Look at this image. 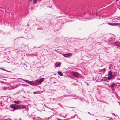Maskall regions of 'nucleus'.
<instances>
[{
	"instance_id": "obj_20",
	"label": "nucleus",
	"mask_w": 120,
	"mask_h": 120,
	"mask_svg": "<svg viewBox=\"0 0 120 120\" xmlns=\"http://www.w3.org/2000/svg\"><path fill=\"white\" fill-rule=\"evenodd\" d=\"M57 120H62L61 119H59L58 118H57Z\"/></svg>"
},
{
	"instance_id": "obj_2",
	"label": "nucleus",
	"mask_w": 120,
	"mask_h": 120,
	"mask_svg": "<svg viewBox=\"0 0 120 120\" xmlns=\"http://www.w3.org/2000/svg\"><path fill=\"white\" fill-rule=\"evenodd\" d=\"M17 109L20 110H26V107L25 105H17Z\"/></svg>"
},
{
	"instance_id": "obj_8",
	"label": "nucleus",
	"mask_w": 120,
	"mask_h": 120,
	"mask_svg": "<svg viewBox=\"0 0 120 120\" xmlns=\"http://www.w3.org/2000/svg\"><path fill=\"white\" fill-rule=\"evenodd\" d=\"M21 79L22 80L26 82L27 83H28L30 84V83H31V82H32V81H29L28 80L24 79L22 78H21V79Z\"/></svg>"
},
{
	"instance_id": "obj_24",
	"label": "nucleus",
	"mask_w": 120,
	"mask_h": 120,
	"mask_svg": "<svg viewBox=\"0 0 120 120\" xmlns=\"http://www.w3.org/2000/svg\"><path fill=\"white\" fill-rule=\"evenodd\" d=\"M31 1V0H30V2Z\"/></svg>"
},
{
	"instance_id": "obj_25",
	"label": "nucleus",
	"mask_w": 120,
	"mask_h": 120,
	"mask_svg": "<svg viewBox=\"0 0 120 120\" xmlns=\"http://www.w3.org/2000/svg\"><path fill=\"white\" fill-rule=\"evenodd\" d=\"M113 115L114 116H116L115 115L114 113Z\"/></svg>"
},
{
	"instance_id": "obj_13",
	"label": "nucleus",
	"mask_w": 120,
	"mask_h": 120,
	"mask_svg": "<svg viewBox=\"0 0 120 120\" xmlns=\"http://www.w3.org/2000/svg\"><path fill=\"white\" fill-rule=\"evenodd\" d=\"M58 74L61 76H62L63 75V73L60 72H58Z\"/></svg>"
},
{
	"instance_id": "obj_22",
	"label": "nucleus",
	"mask_w": 120,
	"mask_h": 120,
	"mask_svg": "<svg viewBox=\"0 0 120 120\" xmlns=\"http://www.w3.org/2000/svg\"><path fill=\"white\" fill-rule=\"evenodd\" d=\"M109 69H110L111 68L110 67V66H109Z\"/></svg>"
},
{
	"instance_id": "obj_9",
	"label": "nucleus",
	"mask_w": 120,
	"mask_h": 120,
	"mask_svg": "<svg viewBox=\"0 0 120 120\" xmlns=\"http://www.w3.org/2000/svg\"><path fill=\"white\" fill-rule=\"evenodd\" d=\"M115 83H113L110 86H108V87L109 88H110L111 89H112V88L115 86Z\"/></svg>"
},
{
	"instance_id": "obj_4",
	"label": "nucleus",
	"mask_w": 120,
	"mask_h": 120,
	"mask_svg": "<svg viewBox=\"0 0 120 120\" xmlns=\"http://www.w3.org/2000/svg\"><path fill=\"white\" fill-rule=\"evenodd\" d=\"M63 56L64 57H69L71 56L72 55V54L71 53H68V54H63Z\"/></svg>"
},
{
	"instance_id": "obj_18",
	"label": "nucleus",
	"mask_w": 120,
	"mask_h": 120,
	"mask_svg": "<svg viewBox=\"0 0 120 120\" xmlns=\"http://www.w3.org/2000/svg\"><path fill=\"white\" fill-rule=\"evenodd\" d=\"M3 70H4V71H7V72H9V71H8V70H5V69H3Z\"/></svg>"
},
{
	"instance_id": "obj_19",
	"label": "nucleus",
	"mask_w": 120,
	"mask_h": 120,
	"mask_svg": "<svg viewBox=\"0 0 120 120\" xmlns=\"http://www.w3.org/2000/svg\"><path fill=\"white\" fill-rule=\"evenodd\" d=\"M102 71V69H99V71L100 72H101Z\"/></svg>"
},
{
	"instance_id": "obj_21",
	"label": "nucleus",
	"mask_w": 120,
	"mask_h": 120,
	"mask_svg": "<svg viewBox=\"0 0 120 120\" xmlns=\"http://www.w3.org/2000/svg\"><path fill=\"white\" fill-rule=\"evenodd\" d=\"M36 93V92H33L34 94H35Z\"/></svg>"
},
{
	"instance_id": "obj_3",
	"label": "nucleus",
	"mask_w": 120,
	"mask_h": 120,
	"mask_svg": "<svg viewBox=\"0 0 120 120\" xmlns=\"http://www.w3.org/2000/svg\"><path fill=\"white\" fill-rule=\"evenodd\" d=\"M17 105L12 104L10 105V107L12 109H11V110L13 111L17 109Z\"/></svg>"
},
{
	"instance_id": "obj_1",
	"label": "nucleus",
	"mask_w": 120,
	"mask_h": 120,
	"mask_svg": "<svg viewBox=\"0 0 120 120\" xmlns=\"http://www.w3.org/2000/svg\"><path fill=\"white\" fill-rule=\"evenodd\" d=\"M114 77V75L112 74L111 71H109L108 72V77L107 79L109 80H110L111 79H112Z\"/></svg>"
},
{
	"instance_id": "obj_7",
	"label": "nucleus",
	"mask_w": 120,
	"mask_h": 120,
	"mask_svg": "<svg viewBox=\"0 0 120 120\" xmlns=\"http://www.w3.org/2000/svg\"><path fill=\"white\" fill-rule=\"evenodd\" d=\"M36 82L35 83H33L32 82H31V83H30V85H37L39 84V83H38V82H37V81H36Z\"/></svg>"
},
{
	"instance_id": "obj_17",
	"label": "nucleus",
	"mask_w": 120,
	"mask_h": 120,
	"mask_svg": "<svg viewBox=\"0 0 120 120\" xmlns=\"http://www.w3.org/2000/svg\"><path fill=\"white\" fill-rule=\"evenodd\" d=\"M102 70V71H103V72H105V68H104Z\"/></svg>"
},
{
	"instance_id": "obj_27",
	"label": "nucleus",
	"mask_w": 120,
	"mask_h": 120,
	"mask_svg": "<svg viewBox=\"0 0 120 120\" xmlns=\"http://www.w3.org/2000/svg\"><path fill=\"white\" fill-rule=\"evenodd\" d=\"M40 29V30H41V29Z\"/></svg>"
},
{
	"instance_id": "obj_11",
	"label": "nucleus",
	"mask_w": 120,
	"mask_h": 120,
	"mask_svg": "<svg viewBox=\"0 0 120 120\" xmlns=\"http://www.w3.org/2000/svg\"><path fill=\"white\" fill-rule=\"evenodd\" d=\"M114 44L117 46L120 45V43L118 41H116L115 42Z\"/></svg>"
},
{
	"instance_id": "obj_6",
	"label": "nucleus",
	"mask_w": 120,
	"mask_h": 120,
	"mask_svg": "<svg viewBox=\"0 0 120 120\" xmlns=\"http://www.w3.org/2000/svg\"><path fill=\"white\" fill-rule=\"evenodd\" d=\"M44 78H42L40 79L39 80H37L36 81L39 84H41L44 80Z\"/></svg>"
},
{
	"instance_id": "obj_16",
	"label": "nucleus",
	"mask_w": 120,
	"mask_h": 120,
	"mask_svg": "<svg viewBox=\"0 0 120 120\" xmlns=\"http://www.w3.org/2000/svg\"><path fill=\"white\" fill-rule=\"evenodd\" d=\"M37 1L36 0H34L33 2L34 4H35L36 3Z\"/></svg>"
},
{
	"instance_id": "obj_5",
	"label": "nucleus",
	"mask_w": 120,
	"mask_h": 120,
	"mask_svg": "<svg viewBox=\"0 0 120 120\" xmlns=\"http://www.w3.org/2000/svg\"><path fill=\"white\" fill-rule=\"evenodd\" d=\"M79 74L76 72H73V76L75 77H77L79 75Z\"/></svg>"
},
{
	"instance_id": "obj_12",
	"label": "nucleus",
	"mask_w": 120,
	"mask_h": 120,
	"mask_svg": "<svg viewBox=\"0 0 120 120\" xmlns=\"http://www.w3.org/2000/svg\"><path fill=\"white\" fill-rule=\"evenodd\" d=\"M14 102L15 104H19L21 103V102L20 101H14Z\"/></svg>"
},
{
	"instance_id": "obj_14",
	"label": "nucleus",
	"mask_w": 120,
	"mask_h": 120,
	"mask_svg": "<svg viewBox=\"0 0 120 120\" xmlns=\"http://www.w3.org/2000/svg\"><path fill=\"white\" fill-rule=\"evenodd\" d=\"M108 24L109 25H111V26H114L116 25H115V24L114 23H108Z\"/></svg>"
},
{
	"instance_id": "obj_23",
	"label": "nucleus",
	"mask_w": 120,
	"mask_h": 120,
	"mask_svg": "<svg viewBox=\"0 0 120 120\" xmlns=\"http://www.w3.org/2000/svg\"><path fill=\"white\" fill-rule=\"evenodd\" d=\"M116 1H118L119 0H116Z\"/></svg>"
},
{
	"instance_id": "obj_26",
	"label": "nucleus",
	"mask_w": 120,
	"mask_h": 120,
	"mask_svg": "<svg viewBox=\"0 0 120 120\" xmlns=\"http://www.w3.org/2000/svg\"><path fill=\"white\" fill-rule=\"evenodd\" d=\"M88 113L89 114H90V112H88Z\"/></svg>"
},
{
	"instance_id": "obj_10",
	"label": "nucleus",
	"mask_w": 120,
	"mask_h": 120,
	"mask_svg": "<svg viewBox=\"0 0 120 120\" xmlns=\"http://www.w3.org/2000/svg\"><path fill=\"white\" fill-rule=\"evenodd\" d=\"M61 65V63L60 62L56 63L55 65L56 67H59Z\"/></svg>"
},
{
	"instance_id": "obj_15",
	"label": "nucleus",
	"mask_w": 120,
	"mask_h": 120,
	"mask_svg": "<svg viewBox=\"0 0 120 120\" xmlns=\"http://www.w3.org/2000/svg\"><path fill=\"white\" fill-rule=\"evenodd\" d=\"M3 90H6L7 89H8V88L6 87H3Z\"/></svg>"
}]
</instances>
